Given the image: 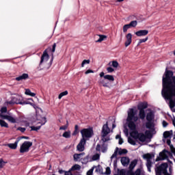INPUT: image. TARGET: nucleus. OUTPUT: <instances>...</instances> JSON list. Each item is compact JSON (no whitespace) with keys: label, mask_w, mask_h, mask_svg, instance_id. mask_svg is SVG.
I'll list each match as a JSON object with an SVG mask.
<instances>
[{"label":"nucleus","mask_w":175,"mask_h":175,"mask_svg":"<svg viewBox=\"0 0 175 175\" xmlns=\"http://www.w3.org/2000/svg\"><path fill=\"white\" fill-rule=\"evenodd\" d=\"M107 81L111 82L114 81V77L113 75H106L104 78L98 80V84L103 85V87L109 88V82Z\"/></svg>","instance_id":"nucleus-7"},{"label":"nucleus","mask_w":175,"mask_h":175,"mask_svg":"<svg viewBox=\"0 0 175 175\" xmlns=\"http://www.w3.org/2000/svg\"><path fill=\"white\" fill-rule=\"evenodd\" d=\"M1 117L4 120H8V121H9L10 122H12V124H16V122H17V119L16 118H13L12 116L3 115V116H1Z\"/></svg>","instance_id":"nucleus-15"},{"label":"nucleus","mask_w":175,"mask_h":175,"mask_svg":"<svg viewBox=\"0 0 175 175\" xmlns=\"http://www.w3.org/2000/svg\"><path fill=\"white\" fill-rule=\"evenodd\" d=\"M170 154V151L167 150H163V152L159 153V157L156 159V161L158 162V161H163L165 158H167V155Z\"/></svg>","instance_id":"nucleus-13"},{"label":"nucleus","mask_w":175,"mask_h":175,"mask_svg":"<svg viewBox=\"0 0 175 175\" xmlns=\"http://www.w3.org/2000/svg\"><path fill=\"white\" fill-rule=\"evenodd\" d=\"M97 36H99V38L98 40H96V43H100L101 42H103V40H105V39H107V36H105V35H100L98 34L97 35Z\"/></svg>","instance_id":"nucleus-26"},{"label":"nucleus","mask_w":175,"mask_h":175,"mask_svg":"<svg viewBox=\"0 0 175 175\" xmlns=\"http://www.w3.org/2000/svg\"><path fill=\"white\" fill-rule=\"evenodd\" d=\"M110 132H113V130L109 128V122H107L106 124L103 126L101 130V140L103 143L110 141V135H109Z\"/></svg>","instance_id":"nucleus-3"},{"label":"nucleus","mask_w":175,"mask_h":175,"mask_svg":"<svg viewBox=\"0 0 175 175\" xmlns=\"http://www.w3.org/2000/svg\"><path fill=\"white\" fill-rule=\"evenodd\" d=\"M122 143H124V140L122 139V138H120L119 139V144H122Z\"/></svg>","instance_id":"nucleus-61"},{"label":"nucleus","mask_w":175,"mask_h":175,"mask_svg":"<svg viewBox=\"0 0 175 175\" xmlns=\"http://www.w3.org/2000/svg\"><path fill=\"white\" fill-rule=\"evenodd\" d=\"M36 95V94L31 92V93H30V95H29V96H35Z\"/></svg>","instance_id":"nucleus-63"},{"label":"nucleus","mask_w":175,"mask_h":175,"mask_svg":"<svg viewBox=\"0 0 175 175\" xmlns=\"http://www.w3.org/2000/svg\"><path fill=\"white\" fill-rule=\"evenodd\" d=\"M85 143H87V139L82 138L78 144V145L77 146V150L80 152L84 151V150L85 149Z\"/></svg>","instance_id":"nucleus-12"},{"label":"nucleus","mask_w":175,"mask_h":175,"mask_svg":"<svg viewBox=\"0 0 175 175\" xmlns=\"http://www.w3.org/2000/svg\"><path fill=\"white\" fill-rule=\"evenodd\" d=\"M99 158H100V155H99V154H96L92 156L90 160L92 162V161H98Z\"/></svg>","instance_id":"nucleus-36"},{"label":"nucleus","mask_w":175,"mask_h":175,"mask_svg":"<svg viewBox=\"0 0 175 175\" xmlns=\"http://www.w3.org/2000/svg\"><path fill=\"white\" fill-rule=\"evenodd\" d=\"M89 162H92L91 159H90V156H87L83 159V163H88Z\"/></svg>","instance_id":"nucleus-40"},{"label":"nucleus","mask_w":175,"mask_h":175,"mask_svg":"<svg viewBox=\"0 0 175 175\" xmlns=\"http://www.w3.org/2000/svg\"><path fill=\"white\" fill-rule=\"evenodd\" d=\"M128 116L126 118L128 126L129 129L131 131V136L133 137L135 140H139L142 143L146 142L147 137L146 135L143 133H139L137 130H136V122L139 120V116L137 115V113L133 108L129 109Z\"/></svg>","instance_id":"nucleus-2"},{"label":"nucleus","mask_w":175,"mask_h":175,"mask_svg":"<svg viewBox=\"0 0 175 175\" xmlns=\"http://www.w3.org/2000/svg\"><path fill=\"white\" fill-rule=\"evenodd\" d=\"M109 65V66H113V68H118V62L117 61L110 62Z\"/></svg>","instance_id":"nucleus-32"},{"label":"nucleus","mask_w":175,"mask_h":175,"mask_svg":"<svg viewBox=\"0 0 175 175\" xmlns=\"http://www.w3.org/2000/svg\"><path fill=\"white\" fill-rule=\"evenodd\" d=\"M89 73H94V70H88L85 71V75H89Z\"/></svg>","instance_id":"nucleus-57"},{"label":"nucleus","mask_w":175,"mask_h":175,"mask_svg":"<svg viewBox=\"0 0 175 175\" xmlns=\"http://www.w3.org/2000/svg\"><path fill=\"white\" fill-rule=\"evenodd\" d=\"M33 102V100H32V98H29L26 101H23L22 103H20L18 101V103H20V105H30V106H33V103H32Z\"/></svg>","instance_id":"nucleus-22"},{"label":"nucleus","mask_w":175,"mask_h":175,"mask_svg":"<svg viewBox=\"0 0 175 175\" xmlns=\"http://www.w3.org/2000/svg\"><path fill=\"white\" fill-rule=\"evenodd\" d=\"M107 71L108 73H113V72H114V68L111 67H108L107 68Z\"/></svg>","instance_id":"nucleus-48"},{"label":"nucleus","mask_w":175,"mask_h":175,"mask_svg":"<svg viewBox=\"0 0 175 175\" xmlns=\"http://www.w3.org/2000/svg\"><path fill=\"white\" fill-rule=\"evenodd\" d=\"M147 40H148V37H146L143 39H140L137 44V46H140V44H142V43H146V42H147Z\"/></svg>","instance_id":"nucleus-38"},{"label":"nucleus","mask_w":175,"mask_h":175,"mask_svg":"<svg viewBox=\"0 0 175 175\" xmlns=\"http://www.w3.org/2000/svg\"><path fill=\"white\" fill-rule=\"evenodd\" d=\"M111 171L110 170V167H107L106 168V172H105V174H107V175H109V174H111Z\"/></svg>","instance_id":"nucleus-53"},{"label":"nucleus","mask_w":175,"mask_h":175,"mask_svg":"<svg viewBox=\"0 0 175 175\" xmlns=\"http://www.w3.org/2000/svg\"><path fill=\"white\" fill-rule=\"evenodd\" d=\"M65 175H73V174H72V172L68 171L65 172Z\"/></svg>","instance_id":"nucleus-59"},{"label":"nucleus","mask_w":175,"mask_h":175,"mask_svg":"<svg viewBox=\"0 0 175 175\" xmlns=\"http://www.w3.org/2000/svg\"><path fill=\"white\" fill-rule=\"evenodd\" d=\"M148 107L147 103H142L138 105V110H144Z\"/></svg>","instance_id":"nucleus-24"},{"label":"nucleus","mask_w":175,"mask_h":175,"mask_svg":"<svg viewBox=\"0 0 175 175\" xmlns=\"http://www.w3.org/2000/svg\"><path fill=\"white\" fill-rule=\"evenodd\" d=\"M128 150L126 149H121L118 148V147L116 148L113 154L111 157V161H113V159H114L115 158L113 161V167H117V154H118L119 155H124V154H126Z\"/></svg>","instance_id":"nucleus-6"},{"label":"nucleus","mask_w":175,"mask_h":175,"mask_svg":"<svg viewBox=\"0 0 175 175\" xmlns=\"http://www.w3.org/2000/svg\"><path fill=\"white\" fill-rule=\"evenodd\" d=\"M32 147V142L25 141L21 146L20 148V152L24 153V152H28L29 151V148Z\"/></svg>","instance_id":"nucleus-10"},{"label":"nucleus","mask_w":175,"mask_h":175,"mask_svg":"<svg viewBox=\"0 0 175 175\" xmlns=\"http://www.w3.org/2000/svg\"><path fill=\"white\" fill-rule=\"evenodd\" d=\"M94 173V167H92L90 170L88 171L87 175H92Z\"/></svg>","instance_id":"nucleus-49"},{"label":"nucleus","mask_w":175,"mask_h":175,"mask_svg":"<svg viewBox=\"0 0 175 175\" xmlns=\"http://www.w3.org/2000/svg\"><path fill=\"white\" fill-rule=\"evenodd\" d=\"M81 135L82 136V139H90V137H92L94 131L92 129H83L81 131Z\"/></svg>","instance_id":"nucleus-9"},{"label":"nucleus","mask_w":175,"mask_h":175,"mask_svg":"<svg viewBox=\"0 0 175 175\" xmlns=\"http://www.w3.org/2000/svg\"><path fill=\"white\" fill-rule=\"evenodd\" d=\"M161 95L170 100V107L175 113V77L171 70H166L163 76V90Z\"/></svg>","instance_id":"nucleus-1"},{"label":"nucleus","mask_w":175,"mask_h":175,"mask_svg":"<svg viewBox=\"0 0 175 175\" xmlns=\"http://www.w3.org/2000/svg\"><path fill=\"white\" fill-rule=\"evenodd\" d=\"M17 131H20V132L24 133V132L27 131V129H25V127H18Z\"/></svg>","instance_id":"nucleus-46"},{"label":"nucleus","mask_w":175,"mask_h":175,"mask_svg":"<svg viewBox=\"0 0 175 175\" xmlns=\"http://www.w3.org/2000/svg\"><path fill=\"white\" fill-rule=\"evenodd\" d=\"M31 93V90H30L29 89H26V90H25V94L26 95H30Z\"/></svg>","instance_id":"nucleus-55"},{"label":"nucleus","mask_w":175,"mask_h":175,"mask_svg":"<svg viewBox=\"0 0 175 175\" xmlns=\"http://www.w3.org/2000/svg\"><path fill=\"white\" fill-rule=\"evenodd\" d=\"M80 169H81V167L76 164L71 167L70 170H80Z\"/></svg>","instance_id":"nucleus-39"},{"label":"nucleus","mask_w":175,"mask_h":175,"mask_svg":"<svg viewBox=\"0 0 175 175\" xmlns=\"http://www.w3.org/2000/svg\"><path fill=\"white\" fill-rule=\"evenodd\" d=\"M49 58H50V56L49 55V53H47V50H45L41 56V60L39 64L40 68H42V69H50L51 64H47Z\"/></svg>","instance_id":"nucleus-5"},{"label":"nucleus","mask_w":175,"mask_h":175,"mask_svg":"<svg viewBox=\"0 0 175 175\" xmlns=\"http://www.w3.org/2000/svg\"><path fill=\"white\" fill-rule=\"evenodd\" d=\"M145 136H146V137H151V131L146 130L145 131Z\"/></svg>","instance_id":"nucleus-45"},{"label":"nucleus","mask_w":175,"mask_h":175,"mask_svg":"<svg viewBox=\"0 0 175 175\" xmlns=\"http://www.w3.org/2000/svg\"><path fill=\"white\" fill-rule=\"evenodd\" d=\"M47 122V120H46V118H42V120L38 122L37 124H40V126H30L31 131H35L36 132H38L40 128H42V125H44Z\"/></svg>","instance_id":"nucleus-11"},{"label":"nucleus","mask_w":175,"mask_h":175,"mask_svg":"<svg viewBox=\"0 0 175 175\" xmlns=\"http://www.w3.org/2000/svg\"><path fill=\"white\" fill-rule=\"evenodd\" d=\"M154 120H155V114H154L152 111H150L146 115V120L148 122L146 123V128L147 129H150V131H154V129H155Z\"/></svg>","instance_id":"nucleus-4"},{"label":"nucleus","mask_w":175,"mask_h":175,"mask_svg":"<svg viewBox=\"0 0 175 175\" xmlns=\"http://www.w3.org/2000/svg\"><path fill=\"white\" fill-rule=\"evenodd\" d=\"M18 142H20V139L18 138L14 144H8V147L11 148L12 150H16L17 148V146L18 144Z\"/></svg>","instance_id":"nucleus-20"},{"label":"nucleus","mask_w":175,"mask_h":175,"mask_svg":"<svg viewBox=\"0 0 175 175\" xmlns=\"http://www.w3.org/2000/svg\"><path fill=\"white\" fill-rule=\"evenodd\" d=\"M129 28H131V26L129 25V24L127 25H124L123 26V32L125 33L127 32V31L129 29Z\"/></svg>","instance_id":"nucleus-42"},{"label":"nucleus","mask_w":175,"mask_h":175,"mask_svg":"<svg viewBox=\"0 0 175 175\" xmlns=\"http://www.w3.org/2000/svg\"><path fill=\"white\" fill-rule=\"evenodd\" d=\"M22 122L26 126H29V125H31V123H29V120H23Z\"/></svg>","instance_id":"nucleus-47"},{"label":"nucleus","mask_w":175,"mask_h":175,"mask_svg":"<svg viewBox=\"0 0 175 175\" xmlns=\"http://www.w3.org/2000/svg\"><path fill=\"white\" fill-rule=\"evenodd\" d=\"M66 95H68V91H67V90H66V91L62 92V93H60V94H59L58 98H59V99H62V97H63V96H66Z\"/></svg>","instance_id":"nucleus-37"},{"label":"nucleus","mask_w":175,"mask_h":175,"mask_svg":"<svg viewBox=\"0 0 175 175\" xmlns=\"http://www.w3.org/2000/svg\"><path fill=\"white\" fill-rule=\"evenodd\" d=\"M5 163H8V162L3 161V159H0V169H2L3 166H5Z\"/></svg>","instance_id":"nucleus-44"},{"label":"nucleus","mask_w":175,"mask_h":175,"mask_svg":"<svg viewBox=\"0 0 175 175\" xmlns=\"http://www.w3.org/2000/svg\"><path fill=\"white\" fill-rule=\"evenodd\" d=\"M136 165H137V160H134V161H131L129 165L130 170H133V169H135V167L136 166Z\"/></svg>","instance_id":"nucleus-27"},{"label":"nucleus","mask_w":175,"mask_h":175,"mask_svg":"<svg viewBox=\"0 0 175 175\" xmlns=\"http://www.w3.org/2000/svg\"><path fill=\"white\" fill-rule=\"evenodd\" d=\"M155 155L154 154H150L147 153L146 154L143 155L144 159H146V167L148 169V171L151 173V167H152V161H151V159L154 158Z\"/></svg>","instance_id":"nucleus-8"},{"label":"nucleus","mask_w":175,"mask_h":175,"mask_svg":"<svg viewBox=\"0 0 175 175\" xmlns=\"http://www.w3.org/2000/svg\"><path fill=\"white\" fill-rule=\"evenodd\" d=\"M139 117L141 120L146 118V111L144 109H139Z\"/></svg>","instance_id":"nucleus-25"},{"label":"nucleus","mask_w":175,"mask_h":175,"mask_svg":"<svg viewBox=\"0 0 175 175\" xmlns=\"http://www.w3.org/2000/svg\"><path fill=\"white\" fill-rule=\"evenodd\" d=\"M136 36H146L148 35V30H139L137 32H135Z\"/></svg>","instance_id":"nucleus-18"},{"label":"nucleus","mask_w":175,"mask_h":175,"mask_svg":"<svg viewBox=\"0 0 175 175\" xmlns=\"http://www.w3.org/2000/svg\"><path fill=\"white\" fill-rule=\"evenodd\" d=\"M13 100H14V103H16V105H20V103H23V101H21L23 100V97L20 96H17L13 98ZM18 102H20V103Z\"/></svg>","instance_id":"nucleus-23"},{"label":"nucleus","mask_w":175,"mask_h":175,"mask_svg":"<svg viewBox=\"0 0 175 175\" xmlns=\"http://www.w3.org/2000/svg\"><path fill=\"white\" fill-rule=\"evenodd\" d=\"M57 47V44L54 43L52 46V53H55V48Z\"/></svg>","instance_id":"nucleus-54"},{"label":"nucleus","mask_w":175,"mask_h":175,"mask_svg":"<svg viewBox=\"0 0 175 175\" xmlns=\"http://www.w3.org/2000/svg\"><path fill=\"white\" fill-rule=\"evenodd\" d=\"M0 126L2 128H9V124H8L6 122H5V120H0Z\"/></svg>","instance_id":"nucleus-31"},{"label":"nucleus","mask_w":175,"mask_h":175,"mask_svg":"<svg viewBox=\"0 0 175 175\" xmlns=\"http://www.w3.org/2000/svg\"><path fill=\"white\" fill-rule=\"evenodd\" d=\"M173 135V131H165L163 133V137L165 139H167V137H170Z\"/></svg>","instance_id":"nucleus-29"},{"label":"nucleus","mask_w":175,"mask_h":175,"mask_svg":"<svg viewBox=\"0 0 175 175\" xmlns=\"http://www.w3.org/2000/svg\"><path fill=\"white\" fill-rule=\"evenodd\" d=\"M77 133H79V126L78 125H75V131L72 133V135L73 136H76V135H77Z\"/></svg>","instance_id":"nucleus-43"},{"label":"nucleus","mask_w":175,"mask_h":175,"mask_svg":"<svg viewBox=\"0 0 175 175\" xmlns=\"http://www.w3.org/2000/svg\"><path fill=\"white\" fill-rule=\"evenodd\" d=\"M63 137H65V139H70V131H65L63 135Z\"/></svg>","instance_id":"nucleus-33"},{"label":"nucleus","mask_w":175,"mask_h":175,"mask_svg":"<svg viewBox=\"0 0 175 175\" xmlns=\"http://www.w3.org/2000/svg\"><path fill=\"white\" fill-rule=\"evenodd\" d=\"M135 175H142V170L140 169H137L135 172Z\"/></svg>","instance_id":"nucleus-52"},{"label":"nucleus","mask_w":175,"mask_h":175,"mask_svg":"<svg viewBox=\"0 0 175 175\" xmlns=\"http://www.w3.org/2000/svg\"><path fill=\"white\" fill-rule=\"evenodd\" d=\"M8 111V108L6 107H3L1 109V113H6Z\"/></svg>","instance_id":"nucleus-50"},{"label":"nucleus","mask_w":175,"mask_h":175,"mask_svg":"<svg viewBox=\"0 0 175 175\" xmlns=\"http://www.w3.org/2000/svg\"><path fill=\"white\" fill-rule=\"evenodd\" d=\"M96 151H99V152H106L107 151V145L103 142L102 145L100 144H97L96 147Z\"/></svg>","instance_id":"nucleus-14"},{"label":"nucleus","mask_w":175,"mask_h":175,"mask_svg":"<svg viewBox=\"0 0 175 175\" xmlns=\"http://www.w3.org/2000/svg\"><path fill=\"white\" fill-rule=\"evenodd\" d=\"M91 61L90 59H84L81 64V68H84V65H88Z\"/></svg>","instance_id":"nucleus-41"},{"label":"nucleus","mask_w":175,"mask_h":175,"mask_svg":"<svg viewBox=\"0 0 175 175\" xmlns=\"http://www.w3.org/2000/svg\"><path fill=\"white\" fill-rule=\"evenodd\" d=\"M68 126H69V122L67 120L66 125L59 127V131H66V129H68Z\"/></svg>","instance_id":"nucleus-35"},{"label":"nucleus","mask_w":175,"mask_h":175,"mask_svg":"<svg viewBox=\"0 0 175 175\" xmlns=\"http://www.w3.org/2000/svg\"><path fill=\"white\" fill-rule=\"evenodd\" d=\"M167 125H169V124L167 123L166 121L163 120V128H166V126H167Z\"/></svg>","instance_id":"nucleus-56"},{"label":"nucleus","mask_w":175,"mask_h":175,"mask_svg":"<svg viewBox=\"0 0 175 175\" xmlns=\"http://www.w3.org/2000/svg\"><path fill=\"white\" fill-rule=\"evenodd\" d=\"M170 150L171 152L175 155V148L173 146V145H170Z\"/></svg>","instance_id":"nucleus-51"},{"label":"nucleus","mask_w":175,"mask_h":175,"mask_svg":"<svg viewBox=\"0 0 175 175\" xmlns=\"http://www.w3.org/2000/svg\"><path fill=\"white\" fill-rule=\"evenodd\" d=\"M170 143H172V142L170 141V139H167V144L170 146H171Z\"/></svg>","instance_id":"nucleus-62"},{"label":"nucleus","mask_w":175,"mask_h":175,"mask_svg":"<svg viewBox=\"0 0 175 175\" xmlns=\"http://www.w3.org/2000/svg\"><path fill=\"white\" fill-rule=\"evenodd\" d=\"M120 162L122 166H128L129 165V162H131V160L129 157H124L121 158Z\"/></svg>","instance_id":"nucleus-17"},{"label":"nucleus","mask_w":175,"mask_h":175,"mask_svg":"<svg viewBox=\"0 0 175 175\" xmlns=\"http://www.w3.org/2000/svg\"><path fill=\"white\" fill-rule=\"evenodd\" d=\"M119 175H126V174H125V172H120V174H119Z\"/></svg>","instance_id":"nucleus-64"},{"label":"nucleus","mask_w":175,"mask_h":175,"mask_svg":"<svg viewBox=\"0 0 175 175\" xmlns=\"http://www.w3.org/2000/svg\"><path fill=\"white\" fill-rule=\"evenodd\" d=\"M130 28H135L137 25V21H133L129 24Z\"/></svg>","instance_id":"nucleus-34"},{"label":"nucleus","mask_w":175,"mask_h":175,"mask_svg":"<svg viewBox=\"0 0 175 175\" xmlns=\"http://www.w3.org/2000/svg\"><path fill=\"white\" fill-rule=\"evenodd\" d=\"M84 155H85V152H82V153H80V154H75L73 155L74 161H79Z\"/></svg>","instance_id":"nucleus-21"},{"label":"nucleus","mask_w":175,"mask_h":175,"mask_svg":"<svg viewBox=\"0 0 175 175\" xmlns=\"http://www.w3.org/2000/svg\"><path fill=\"white\" fill-rule=\"evenodd\" d=\"M94 169H95L96 173H98L99 174H102V172H103V170L102 169V167L100 165L98 166H94Z\"/></svg>","instance_id":"nucleus-28"},{"label":"nucleus","mask_w":175,"mask_h":175,"mask_svg":"<svg viewBox=\"0 0 175 175\" xmlns=\"http://www.w3.org/2000/svg\"><path fill=\"white\" fill-rule=\"evenodd\" d=\"M99 76H100V77H103V79L105 78V72H101L100 73V75H99Z\"/></svg>","instance_id":"nucleus-58"},{"label":"nucleus","mask_w":175,"mask_h":175,"mask_svg":"<svg viewBox=\"0 0 175 175\" xmlns=\"http://www.w3.org/2000/svg\"><path fill=\"white\" fill-rule=\"evenodd\" d=\"M128 142L132 146H136V139L135 138L132 137H129L128 138Z\"/></svg>","instance_id":"nucleus-30"},{"label":"nucleus","mask_w":175,"mask_h":175,"mask_svg":"<svg viewBox=\"0 0 175 175\" xmlns=\"http://www.w3.org/2000/svg\"><path fill=\"white\" fill-rule=\"evenodd\" d=\"M28 77H29V76L28 75V74L27 73H24L22 75L18 77H16L15 78V80L16 81H21L23 80H27V79H28Z\"/></svg>","instance_id":"nucleus-19"},{"label":"nucleus","mask_w":175,"mask_h":175,"mask_svg":"<svg viewBox=\"0 0 175 175\" xmlns=\"http://www.w3.org/2000/svg\"><path fill=\"white\" fill-rule=\"evenodd\" d=\"M8 103V105H14V103H14V101L12 99V100L9 101Z\"/></svg>","instance_id":"nucleus-60"},{"label":"nucleus","mask_w":175,"mask_h":175,"mask_svg":"<svg viewBox=\"0 0 175 175\" xmlns=\"http://www.w3.org/2000/svg\"><path fill=\"white\" fill-rule=\"evenodd\" d=\"M126 42L124 43V46L125 47H128V46H129L131 44V43H132V33H129L126 36Z\"/></svg>","instance_id":"nucleus-16"}]
</instances>
